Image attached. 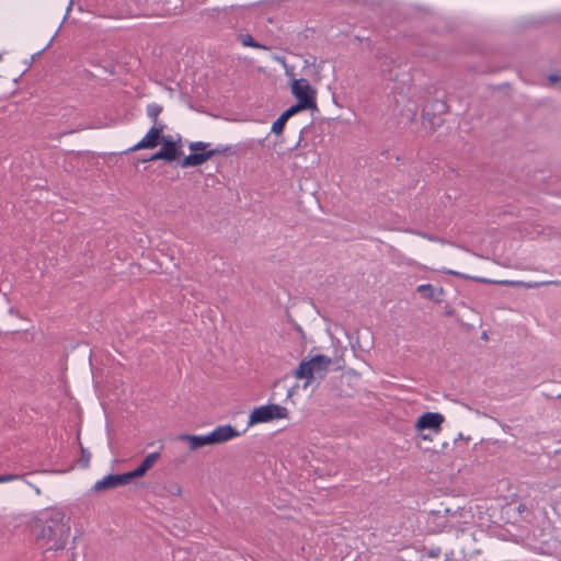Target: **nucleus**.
Returning <instances> with one entry per match:
<instances>
[{"instance_id": "a211bd4d", "label": "nucleus", "mask_w": 561, "mask_h": 561, "mask_svg": "<svg viewBox=\"0 0 561 561\" xmlns=\"http://www.w3.org/2000/svg\"><path fill=\"white\" fill-rule=\"evenodd\" d=\"M455 512H451L450 508H444V510H436V511H432L431 512V516L434 520L436 519H443L445 518L447 515H450V514H454Z\"/></svg>"}, {"instance_id": "39448f33", "label": "nucleus", "mask_w": 561, "mask_h": 561, "mask_svg": "<svg viewBox=\"0 0 561 561\" xmlns=\"http://www.w3.org/2000/svg\"><path fill=\"white\" fill-rule=\"evenodd\" d=\"M291 93L299 103L306 104L311 110L317 107L316 90L306 79H294L291 81Z\"/></svg>"}, {"instance_id": "6ab92c4d", "label": "nucleus", "mask_w": 561, "mask_h": 561, "mask_svg": "<svg viewBox=\"0 0 561 561\" xmlns=\"http://www.w3.org/2000/svg\"><path fill=\"white\" fill-rule=\"evenodd\" d=\"M157 160H163V161L168 162V158L161 149L158 150L157 152H154L150 158L144 160V162H152V161H157Z\"/></svg>"}, {"instance_id": "393cba45", "label": "nucleus", "mask_w": 561, "mask_h": 561, "mask_svg": "<svg viewBox=\"0 0 561 561\" xmlns=\"http://www.w3.org/2000/svg\"><path fill=\"white\" fill-rule=\"evenodd\" d=\"M438 552H439V550H437V551H431V552H430V556H432V557H437V556H438Z\"/></svg>"}, {"instance_id": "2eb2a0df", "label": "nucleus", "mask_w": 561, "mask_h": 561, "mask_svg": "<svg viewBox=\"0 0 561 561\" xmlns=\"http://www.w3.org/2000/svg\"><path fill=\"white\" fill-rule=\"evenodd\" d=\"M309 107L306 106V104L304 103H297L293 106H290L289 108H287L282 115L285 116V118L288 121L293 115H295L296 113L300 112V111H304V110H308Z\"/></svg>"}, {"instance_id": "b1692460", "label": "nucleus", "mask_w": 561, "mask_h": 561, "mask_svg": "<svg viewBox=\"0 0 561 561\" xmlns=\"http://www.w3.org/2000/svg\"><path fill=\"white\" fill-rule=\"evenodd\" d=\"M436 526L438 529H443V528L447 527V520H445V519L440 520L436 524Z\"/></svg>"}, {"instance_id": "1a4fd4ad", "label": "nucleus", "mask_w": 561, "mask_h": 561, "mask_svg": "<svg viewBox=\"0 0 561 561\" xmlns=\"http://www.w3.org/2000/svg\"><path fill=\"white\" fill-rule=\"evenodd\" d=\"M160 144L168 162H173L183 154L181 137L174 139L172 136H163Z\"/></svg>"}, {"instance_id": "9b49d317", "label": "nucleus", "mask_w": 561, "mask_h": 561, "mask_svg": "<svg viewBox=\"0 0 561 561\" xmlns=\"http://www.w3.org/2000/svg\"><path fill=\"white\" fill-rule=\"evenodd\" d=\"M160 459V453L154 451L149 454L141 463L133 471H129L134 479L140 478L146 474L148 470H150L154 463Z\"/></svg>"}, {"instance_id": "6e6552de", "label": "nucleus", "mask_w": 561, "mask_h": 561, "mask_svg": "<svg viewBox=\"0 0 561 561\" xmlns=\"http://www.w3.org/2000/svg\"><path fill=\"white\" fill-rule=\"evenodd\" d=\"M444 421L445 417L443 414L438 412H426L417 419L415 428L419 432L424 430H432L435 433H438L442 430V424Z\"/></svg>"}, {"instance_id": "f03ea898", "label": "nucleus", "mask_w": 561, "mask_h": 561, "mask_svg": "<svg viewBox=\"0 0 561 561\" xmlns=\"http://www.w3.org/2000/svg\"><path fill=\"white\" fill-rule=\"evenodd\" d=\"M211 145L209 142L204 141H193L190 142L188 149L191 153L184 159L180 161L181 168H192L198 167L206 161L210 160L213 157L222 154L227 151L226 147L218 146L216 148H210Z\"/></svg>"}, {"instance_id": "5701e85b", "label": "nucleus", "mask_w": 561, "mask_h": 561, "mask_svg": "<svg viewBox=\"0 0 561 561\" xmlns=\"http://www.w3.org/2000/svg\"><path fill=\"white\" fill-rule=\"evenodd\" d=\"M548 79H549V82L551 85L560 84V89H561V77H559L557 75H550Z\"/></svg>"}, {"instance_id": "7ed1b4c3", "label": "nucleus", "mask_w": 561, "mask_h": 561, "mask_svg": "<svg viewBox=\"0 0 561 561\" xmlns=\"http://www.w3.org/2000/svg\"><path fill=\"white\" fill-rule=\"evenodd\" d=\"M331 364V357L318 354L310 358L309 360H301L298 368L295 371V377L298 379H306L307 386L308 383L311 382V380L316 378H324Z\"/></svg>"}, {"instance_id": "dca6fc26", "label": "nucleus", "mask_w": 561, "mask_h": 561, "mask_svg": "<svg viewBox=\"0 0 561 561\" xmlns=\"http://www.w3.org/2000/svg\"><path fill=\"white\" fill-rule=\"evenodd\" d=\"M240 41L243 46L254 47V48H263L266 49L265 46L256 43L253 37L249 34L240 35Z\"/></svg>"}, {"instance_id": "a878e982", "label": "nucleus", "mask_w": 561, "mask_h": 561, "mask_svg": "<svg viewBox=\"0 0 561 561\" xmlns=\"http://www.w3.org/2000/svg\"><path fill=\"white\" fill-rule=\"evenodd\" d=\"M175 489H176V492H175V493H176V494H180V493H181V489H180V486H178V485H176V486H175Z\"/></svg>"}, {"instance_id": "4468645a", "label": "nucleus", "mask_w": 561, "mask_h": 561, "mask_svg": "<svg viewBox=\"0 0 561 561\" xmlns=\"http://www.w3.org/2000/svg\"><path fill=\"white\" fill-rule=\"evenodd\" d=\"M163 107L160 104L151 103L147 105L146 113L150 118L153 127L165 126L161 121H159V115L161 114Z\"/></svg>"}, {"instance_id": "aec40b11", "label": "nucleus", "mask_w": 561, "mask_h": 561, "mask_svg": "<svg viewBox=\"0 0 561 561\" xmlns=\"http://www.w3.org/2000/svg\"><path fill=\"white\" fill-rule=\"evenodd\" d=\"M80 449H81V462H82V466L83 467H88L89 462H90V459H91V454L82 445L80 446Z\"/></svg>"}, {"instance_id": "f8f14e48", "label": "nucleus", "mask_w": 561, "mask_h": 561, "mask_svg": "<svg viewBox=\"0 0 561 561\" xmlns=\"http://www.w3.org/2000/svg\"><path fill=\"white\" fill-rule=\"evenodd\" d=\"M178 439L187 443L191 450H197L204 446L211 445L208 434L204 436L181 434L178 436Z\"/></svg>"}, {"instance_id": "ddd939ff", "label": "nucleus", "mask_w": 561, "mask_h": 561, "mask_svg": "<svg viewBox=\"0 0 561 561\" xmlns=\"http://www.w3.org/2000/svg\"><path fill=\"white\" fill-rule=\"evenodd\" d=\"M416 291L420 293L424 298L434 302H442L444 290L443 288H435L431 284H422L416 287Z\"/></svg>"}, {"instance_id": "f257e3e1", "label": "nucleus", "mask_w": 561, "mask_h": 561, "mask_svg": "<svg viewBox=\"0 0 561 561\" xmlns=\"http://www.w3.org/2000/svg\"><path fill=\"white\" fill-rule=\"evenodd\" d=\"M30 527L36 545L46 551L62 550L70 535L65 514L56 510L42 513L31 522Z\"/></svg>"}, {"instance_id": "20e7f679", "label": "nucleus", "mask_w": 561, "mask_h": 561, "mask_svg": "<svg viewBox=\"0 0 561 561\" xmlns=\"http://www.w3.org/2000/svg\"><path fill=\"white\" fill-rule=\"evenodd\" d=\"M289 412L287 408L279 404H266L254 408L249 416V425L257 423H267L274 420L287 419Z\"/></svg>"}, {"instance_id": "f3484780", "label": "nucleus", "mask_w": 561, "mask_h": 561, "mask_svg": "<svg viewBox=\"0 0 561 561\" xmlns=\"http://www.w3.org/2000/svg\"><path fill=\"white\" fill-rule=\"evenodd\" d=\"M287 119L285 116L280 115L272 125V131L275 134H280L284 129Z\"/></svg>"}, {"instance_id": "bb28decb", "label": "nucleus", "mask_w": 561, "mask_h": 561, "mask_svg": "<svg viewBox=\"0 0 561 561\" xmlns=\"http://www.w3.org/2000/svg\"><path fill=\"white\" fill-rule=\"evenodd\" d=\"M482 339L486 340L488 339V335L485 332L482 333Z\"/></svg>"}, {"instance_id": "412c9836", "label": "nucleus", "mask_w": 561, "mask_h": 561, "mask_svg": "<svg viewBox=\"0 0 561 561\" xmlns=\"http://www.w3.org/2000/svg\"><path fill=\"white\" fill-rule=\"evenodd\" d=\"M526 287L528 288H536V287H539L541 285H561V280H551V282H542V283H527V284H524Z\"/></svg>"}, {"instance_id": "9d476101", "label": "nucleus", "mask_w": 561, "mask_h": 561, "mask_svg": "<svg viewBox=\"0 0 561 561\" xmlns=\"http://www.w3.org/2000/svg\"><path fill=\"white\" fill-rule=\"evenodd\" d=\"M239 436L238 431L231 425L217 426L213 432L208 434L211 445L222 444L234 437Z\"/></svg>"}, {"instance_id": "0eeeda50", "label": "nucleus", "mask_w": 561, "mask_h": 561, "mask_svg": "<svg viewBox=\"0 0 561 561\" xmlns=\"http://www.w3.org/2000/svg\"><path fill=\"white\" fill-rule=\"evenodd\" d=\"M164 129H165V126H159V127L151 126L150 129L147 131V134L135 146L129 148L127 151L133 152V151L142 150V149L156 148L160 144V141L163 137Z\"/></svg>"}, {"instance_id": "cd10ccee", "label": "nucleus", "mask_w": 561, "mask_h": 561, "mask_svg": "<svg viewBox=\"0 0 561 561\" xmlns=\"http://www.w3.org/2000/svg\"><path fill=\"white\" fill-rule=\"evenodd\" d=\"M423 238L426 239L427 241H434V239L430 238V237L428 238L427 237H423Z\"/></svg>"}, {"instance_id": "423d86ee", "label": "nucleus", "mask_w": 561, "mask_h": 561, "mask_svg": "<svg viewBox=\"0 0 561 561\" xmlns=\"http://www.w3.org/2000/svg\"><path fill=\"white\" fill-rule=\"evenodd\" d=\"M134 478L130 472L108 474L95 482L93 485V491L103 492L106 490L116 489L121 485L128 484Z\"/></svg>"}, {"instance_id": "4be33fe9", "label": "nucleus", "mask_w": 561, "mask_h": 561, "mask_svg": "<svg viewBox=\"0 0 561 561\" xmlns=\"http://www.w3.org/2000/svg\"><path fill=\"white\" fill-rule=\"evenodd\" d=\"M21 478L20 474H13V473H10V474H1L0 476V483H4V482H12V481H16Z\"/></svg>"}]
</instances>
